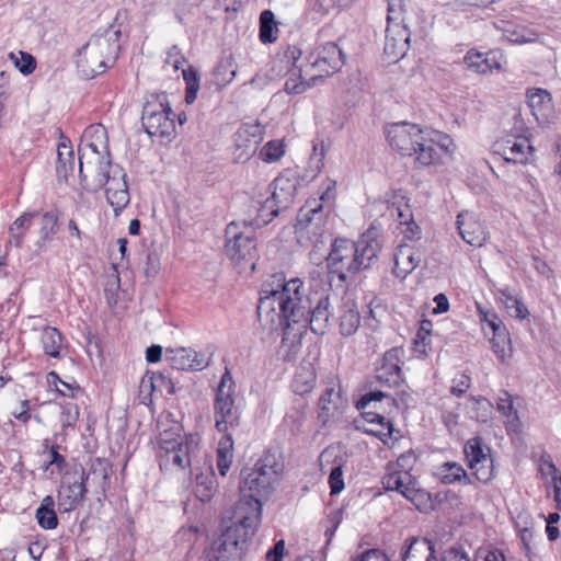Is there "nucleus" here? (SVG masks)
<instances>
[{"label":"nucleus","instance_id":"1","mask_svg":"<svg viewBox=\"0 0 561 561\" xmlns=\"http://www.w3.org/2000/svg\"><path fill=\"white\" fill-rule=\"evenodd\" d=\"M257 317L268 332L288 330L291 324L306 329L309 324L316 334H324L330 323L329 297H320L311 308L304 282L298 277L287 279L283 273L272 275L260 290Z\"/></svg>","mask_w":561,"mask_h":561},{"label":"nucleus","instance_id":"2","mask_svg":"<svg viewBox=\"0 0 561 561\" xmlns=\"http://www.w3.org/2000/svg\"><path fill=\"white\" fill-rule=\"evenodd\" d=\"M121 31L110 27L102 34L92 35L78 50L76 65L87 78L103 73L117 59L121 49Z\"/></svg>","mask_w":561,"mask_h":561},{"label":"nucleus","instance_id":"3","mask_svg":"<svg viewBox=\"0 0 561 561\" xmlns=\"http://www.w3.org/2000/svg\"><path fill=\"white\" fill-rule=\"evenodd\" d=\"M457 146L454 139L446 133L424 127V130L416 141L415 152H411L416 167H432L451 160Z\"/></svg>","mask_w":561,"mask_h":561},{"label":"nucleus","instance_id":"4","mask_svg":"<svg viewBox=\"0 0 561 561\" xmlns=\"http://www.w3.org/2000/svg\"><path fill=\"white\" fill-rule=\"evenodd\" d=\"M386 1L387 27L383 54L389 62H397L405 56L409 49L410 32L404 23L405 8L403 0Z\"/></svg>","mask_w":561,"mask_h":561},{"label":"nucleus","instance_id":"5","mask_svg":"<svg viewBox=\"0 0 561 561\" xmlns=\"http://www.w3.org/2000/svg\"><path fill=\"white\" fill-rule=\"evenodd\" d=\"M296 236L301 245H312L316 249H319L329 237L327 214L323 205L316 198L307 201L300 208L296 224Z\"/></svg>","mask_w":561,"mask_h":561},{"label":"nucleus","instance_id":"6","mask_svg":"<svg viewBox=\"0 0 561 561\" xmlns=\"http://www.w3.org/2000/svg\"><path fill=\"white\" fill-rule=\"evenodd\" d=\"M171 114L172 108L164 94L151 95L145 103L141 115L146 133L161 141H171L176 133Z\"/></svg>","mask_w":561,"mask_h":561},{"label":"nucleus","instance_id":"7","mask_svg":"<svg viewBox=\"0 0 561 561\" xmlns=\"http://www.w3.org/2000/svg\"><path fill=\"white\" fill-rule=\"evenodd\" d=\"M193 440L183 442L180 435V427L173 426L170 430L160 432L158 436V459L160 468L164 470H184L191 466V451Z\"/></svg>","mask_w":561,"mask_h":561},{"label":"nucleus","instance_id":"8","mask_svg":"<svg viewBox=\"0 0 561 561\" xmlns=\"http://www.w3.org/2000/svg\"><path fill=\"white\" fill-rule=\"evenodd\" d=\"M225 253L234 265L249 264L254 270L257 244L252 230L247 225L232 221L225 230Z\"/></svg>","mask_w":561,"mask_h":561},{"label":"nucleus","instance_id":"9","mask_svg":"<svg viewBox=\"0 0 561 561\" xmlns=\"http://www.w3.org/2000/svg\"><path fill=\"white\" fill-rule=\"evenodd\" d=\"M96 178L98 184L105 187L107 203L112 206L115 216H118L130 202L126 173L119 165L106 160L98 164Z\"/></svg>","mask_w":561,"mask_h":561},{"label":"nucleus","instance_id":"10","mask_svg":"<svg viewBox=\"0 0 561 561\" xmlns=\"http://www.w3.org/2000/svg\"><path fill=\"white\" fill-rule=\"evenodd\" d=\"M282 471L283 465L277 461L275 455L270 451L264 453L254 468L243 478L240 490L242 493L249 491L255 496L266 494L277 483Z\"/></svg>","mask_w":561,"mask_h":561},{"label":"nucleus","instance_id":"11","mask_svg":"<svg viewBox=\"0 0 561 561\" xmlns=\"http://www.w3.org/2000/svg\"><path fill=\"white\" fill-rule=\"evenodd\" d=\"M239 411L234 404V381L228 369L222 374L214 400L215 426L219 432L239 423Z\"/></svg>","mask_w":561,"mask_h":561},{"label":"nucleus","instance_id":"12","mask_svg":"<svg viewBox=\"0 0 561 561\" xmlns=\"http://www.w3.org/2000/svg\"><path fill=\"white\" fill-rule=\"evenodd\" d=\"M325 261L329 272L336 274L341 280H345L351 274L358 273L355 242L350 239L336 238L331 243Z\"/></svg>","mask_w":561,"mask_h":561},{"label":"nucleus","instance_id":"13","mask_svg":"<svg viewBox=\"0 0 561 561\" xmlns=\"http://www.w3.org/2000/svg\"><path fill=\"white\" fill-rule=\"evenodd\" d=\"M468 553L460 547H450L442 556L436 554L435 543L427 538L413 537L405 541L402 561H456Z\"/></svg>","mask_w":561,"mask_h":561},{"label":"nucleus","instance_id":"14","mask_svg":"<svg viewBox=\"0 0 561 561\" xmlns=\"http://www.w3.org/2000/svg\"><path fill=\"white\" fill-rule=\"evenodd\" d=\"M344 62L343 51L333 42L318 45L306 57L307 67L317 78L333 75L343 67Z\"/></svg>","mask_w":561,"mask_h":561},{"label":"nucleus","instance_id":"15","mask_svg":"<svg viewBox=\"0 0 561 561\" xmlns=\"http://www.w3.org/2000/svg\"><path fill=\"white\" fill-rule=\"evenodd\" d=\"M285 57L291 62L284 90L288 94H301L306 92L318 79L306 64H299L301 50L297 46H288Z\"/></svg>","mask_w":561,"mask_h":561},{"label":"nucleus","instance_id":"16","mask_svg":"<svg viewBox=\"0 0 561 561\" xmlns=\"http://www.w3.org/2000/svg\"><path fill=\"white\" fill-rule=\"evenodd\" d=\"M424 127L409 122L393 123L386 127V138L390 147L403 157L415 152V145Z\"/></svg>","mask_w":561,"mask_h":561},{"label":"nucleus","instance_id":"17","mask_svg":"<svg viewBox=\"0 0 561 561\" xmlns=\"http://www.w3.org/2000/svg\"><path fill=\"white\" fill-rule=\"evenodd\" d=\"M263 127L260 124H243L234 134L233 159L236 162L249 161L263 140Z\"/></svg>","mask_w":561,"mask_h":561},{"label":"nucleus","instance_id":"18","mask_svg":"<svg viewBox=\"0 0 561 561\" xmlns=\"http://www.w3.org/2000/svg\"><path fill=\"white\" fill-rule=\"evenodd\" d=\"M493 152L506 162L526 164L534 157V147L525 136H507L493 145Z\"/></svg>","mask_w":561,"mask_h":561},{"label":"nucleus","instance_id":"19","mask_svg":"<svg viewBox=\"0 0 561 561\" xmlns=\"http://www.w3.org/2000/svg\"><path fill=\"white\" fill-rule=\"evenodd\" d=\"M236 517L238 523L232 526L241 528V531H247L248 535L253 536L262 517V503L254 494L243 493L242 497L237 503Z\"/></svg>","mask_w":561,"mask_h":561},{"label":"nucleus","instance_id":"20","mask_svg":"<svg viewBox=\"0 0 561 561\" xmlns=\"http://www.w3.org/2000/svg\"><path fill=\"white\" fill-rule=\"evenodd\" d=\"M297 176L293 171L286 170L279 174L272 183V199L266 201V204L271 203L268 208L271 215L277 216L279 207H287L294 199L297 192Z\"/></svg>","mask_w":561,"mask_h":561},{"label":"nucleus","instance_id":"21","mask_svg":"<svg viewBox=\"0 0 561 561\" xmlns=\"http://www.w3.org/2000/svg\"><path fill=\"white\" fill-rule=\"evenodd\" d=\"M232 525L226 529L219 539L217 559L219 561H240L248 540L252 537Z\"/></svg>","mask_w":561,"mask_h":561},{"label":"nucleus","instance_id":"22","mask_svg":"<svg viewBox=\"0 0 561 561\" xmlns=\"http://www.w3.org/2000/svg\"><path fill=\"white\" fill-rule=\"evenodd\" d=\"M404 350L392 347L383 354L381 365L376 369V378L388 387L399 386L403 381L401 365Z\"/></svg>","mask_w":561,"mask_h":561},{"label":"nucleus","instance_id":"23","mask_svg":"<svg viewBox=\"0 0 561 561\" xmlns=\"http://www.w3.org/2000/svg\"><path fill=\"white\" fill-rule=\"evenodd\" d=\"M165 360L178 370H202L208 366L204 355L191 347L168 348Z\"/></svg>","mask_w":561,"mask_h":561},{"label":"nucleus","instance_id":"24","mask_svg":"<svg viewBox=\"0 0 561 561\" xmlns=\"http://www.w3.org/2000/svg\"><path fill=\"white\" fill-rule=\"evenodd\" d=\"M457 228L465 242L473 247H482L486 241V231L478 216L471 211H461L457 216Z\"/></svg>","mask_w":561,"mask_h":561},{"label":"nucleus","instance_id":"25","mask_svg":"<svg viewBox=\"0 0 561 561\" xmlns=\"http://www.w3.org/2000/svg\"><path fill=\"white\" fill-rule=\"evenodd\" d=\"M392 274L400 280L407 278L421 262L420 252L407 243L398 245L393 254Z\"/></svg>","mask_w":561,"mask_h":561},{"label":"nucleus","instance_id":"26","mask_svg":"<svg viewBox=\"0 0 561 561\" xmlns=\"http://www.w3.org/2000/svg\"><path fill=\"white\" fill-rule=\"evenodd\" d=\"M340 333L344 336L355 334L360 325V314L356 301L351 297H343L337 311Z\"/></svg>","mask_w":561,"mask_h":561},{"label":"nucleus","instance_id":"27","mask_svg":"<svg viewBox=\"0 0 561 561\" xmlns=\"http://www.w3.org/2000/svg\"><path fill=\"white\" fill-rule=\"evenodd\" d=\"M501 57L493 51H489L486 54L479 53L474 49H470L463 57V62L467 69L479 73L486 75L491 73L493 70L501 71L503 69Z\"/></svg>","mask_w":561,"mask_h":561},{"label":"nucleus","instance_id":"28","mask_svg":"<svg viewBox=\"0 0 561 561\" xmlns=\"http://www.w3.org/2000/svg\"><path fill=\"white\" fill-rule=\"evenodd\" d=\"M347 405V400L342 394L341 386L332 381L319 399L321 417L334 416Z\"/></svg>","mask_w":561,"mask_h":561},{"label":"nucleus","instance_id":"29","mask_svg":"<svg viewBox=\"0 0 561 561\" xmlns=\"http://www.w3.org/2000/svg\"><path fill=\"white\" fill-rule=\"evenodd\" d=\"M82 141L92 151L98 164L100 161H106L102 153H107V131L102 124L88 126L82 135Z\"/></svg>","mask_w":561,"mask_h":561},{"label":"nucleus","instance_id":"30","mask_svg":"<svg viewBox=\"0 0 561 561\" xmlns=\"http://www.w3.org/2000/svg\"><path fill=\"white\" fill-rule=\"evenodd\" d=\"M355 247L358 272L367 268L381 251V243L370 231L364 233Z\"/></svg>","mask_w":561,"mask_h":561},{"label":"nucleus","instance_id":"31","mask_svg":"<svg viewBox=\"0 0 561 561\" xmlns=\"http://www.w3.org/2000/svg\"><path fill=\"white\" fill-rule=\"evenodd\" d=\"M495 27L508 42L514 44L535 43L539 38L537 31L511 21L501 20L495 23Z\"/></svg>","mask_w":561,"mask_h":561},{"label":"nucleus","instance_id":"32","mask_svg":"<svg viewBox=\"0 0 561 561\" xmlns=\"http://www.w3.org/2000/svg\"><path fill=\"white\" fill-rule=\"evenodd\" d=\"M75 151L71 141L62 134L57 146L56 173L59 181L67 182L75 170Z\"/></svg>","mask_w":561,"mask_h":561},{"label":"nucleus","instance_id":"33","mask_svg":"<svg viewBox=\"0 0 561 561\" xmlns=\"http://www.w3.org/2000/svg\"><path fill=\"white\" fill-rule=\"evenodd\" d=\"M528 105L538 122H548L552 114V98L545 89L527 91Z\"/></svg>","mask_w":561,"mask_h":561},{"label":"nucleus","instance_id":"34","mask_svg":"<svg viewBox=\"0 0 561 561\" xmlns=\"http://www.w3.org/2000/svg\"><path fill=\"white\" fill-rule=\"evenodd\" d=\"M316 381L317 375L312 363L304 360L295 371L291 389L295 393L304 396L312 391Z\"/></svg>","mask_w":561,"mask_h":561},{"label":"nucleus","instance_id":"35","mask_svg":"<svg viewBox=\"0 0 561 561\" xmlns=\"http://www.w3.org/2000/svg\"><path fill=\"white\" fill-rule=\"evenodd\" d=\"M365 420L367 423L376 426L367 432L378 437L383 444L387 445L390 440H397L399 438V432L394 428L392 422L383 415L367 412L365 414Z\"/></svg>","mask_w":561,"mask_h":561},{"label":"nucleus","instance_id":"36","mask_svg":"<svg viewBox=\"0 0 561 561\" xmlns=\"http://www.w3.org/2000/svg\"><path fill=\"white\" fill-rule=\"evenodd\" d=\"M41 344L44 353L53 358L61 359L66 356L64 336L54 327H45L41 333Z\"/></svg>","mask_w":561,"mask_h":561},{"label":"nucleus","instance_id":"37","mask_svg":"<svg viewBox=\"0 0 561 561\" xmlns=\"http://www.w3.org/2000/svg\"><path fill=\"white\" fill-rule=\"evenodd\" d=\"M382 485L387 491H397L405 497L408 490L416 484L415 478L405 471H389L382 477Z\"/></svg>","mask_w":561,"mask_h":561},{"label":"nucleus","instance_id":"38","mask_svg":"<svg viewBox=\"0 0 561 561\" xmlns=\"http://www.w3.org/2000/svg\"><path fill=\"white\" fill-rule=\"evenodd\" d=\"M496 408L497 411L506 419L507 431L518 432L522 423L512 394L507 391H503L497 398Z\"/></svg>","mask_w":561,"mask_h":561},{"label":"nucleus","instance_id":"39","mask_svg":"<svg viewBox=\"0 0 561 561\" xmlns=\"http://www.w3.org/2000/svg\"><path fill=\"white\" fill-rule=\"evenodd\" d=\"M87 492L83 477L81 481H76L61 488L58 494V501L65 511H71L76 508L84 499Z\"/></svg>","mask_w":561,"mask_h":561},{"label":"nucleus","instance_id":"40","mask_svg":"<svg viewBox=\"0 0 561 561\" xmlns=\"http://www.w3.org/2000/svg\"><path fill=\"white\" fill-rule=\"evenodd\" d=\"M233 460V439L231 435L225 434L218 443L216 465L220 476L225 477Z\"/></svg>","mask_w":561,"mask_h":561},{"label":"nucleus","instance_id":"41","mask_svg":"<svg viewBox=\"0 0 561 561\" xmlns=\"http://www.w3.org/2000/svg\"><path fill=\"white\" fill-rule=\"evenodd\" d=\"M55 501L51 495H46L36 510L35 517L38 525L44 529H55L58 526V518L54 511Z\"/></svg>","mask_w":561,"mask_h":561},{"label":"nucleus","instance_id":"42","mask_svg":"<svg viewBox=\"0 0 561 561\" xmlns=\"http://www.w3.org/2000/svg\"><path fill=\"white\" fill-rule=\"evenodd\" d=\"M36 215V213H24L13 221V224L9 228L10 245H13L15 248H20L22 245L23 238L32 225V219Z\"/></svg>","mask_w":561,"mask_h":561},{"label":"nucleus","instance_id":"43","mask_svg":"<svg viewBox=\"0 0 561 561\" xmlns=\"http://www.w3.org/2000/svg\"><path fill=\"white\" fill-rule=\"evenodd\" d=\"M375 204L381 207L386 206L387 209L390 210L392 217L396 215L399 221L398 227H401V221L413 220L409 207L405 206L402 208V194L400 192L391 193L385 202L379 201Z\"/></svg>","mask_w":561,"mask_h":561},{"label":"nucleus","instance_id":"44","mask_svg":"<svg viewBox=\"0 0 561 561\" xmlns=\"http://www.w3.org/2000/svg\"><path fill=\"white\" fill-rule=\"evenodd\" d=\"M260 41L264 44L274 43L278 38V27L275 15L271 10H264L260 14Z\"/></svg>","mask_w":561,"mask_h":561},{"label":"nucleus","instance_id":"45","mask_svg":"<svg viewBox=\"0 0 561 561\" xmlns=\"http://www.w3.org/2000/svg\"><path fill=\"white\" fill-rule=\"evenodd\" d=\"M465 455L468 463H478L480 459H492L491 450L483 444L481 437H473L466 443Z\"/></svg>","mask_w":561,"mask_h":561},{"label":"nucleus","instance_id":"46","mask_svg":"<svg viewBox=\"0 0 561 561\" xmlns=\"http://www.w3.org/2000/svg\"><path fill=\"white\" fill-rule=\"evenodd\" d=\"M160 373H147L139 382V398L142 403L151 402L152 394L159 392L158 382H161Z\"/></svg>","mask_w":561,"mask_h":561},{"label":"nucleus","instance_id":"47","mask_svg":"<svg viewBox=\"0 0 561 561\" xmlns=\"http://www.w3.org/2000/svg\"><path fill=\"white\" fill-rule=\"evenodd\" d=\"M285 148L282 139L270 140L259 151V158L265 163L277 162L284 157Z\"/></svg>","mask_w":561,"mask_h":561},{"label":"nucleus","instance_id":"48","mask_svg":"<svg viewBox=\"0 0 561 561\" xmlns=\"http://www.w3.org/2000/svg\"><path fill=\"white\" fill-rule=\"evenodd\" d=\"M500 293L502 296V302L512 317L523 320L528 316V310L525 305L520 299L512 295L508 288L502 289Z\"/></svg>","mask_w":561,"mask_h":561},{"label":"nucleus","instance_id":"49","mask_svg":"<svg viewBox=\"0 0 561 561\" xmlns=\"http://www.w3.org/2000/svg\"><path fill=\"white\" fill-rule=\"evenodd\" d=\"M440 476L443 483L451 484L457 481H463L465 484L470 483V479L466 470L456 462H446L442 466Z\"/></svg>","mask_w":561,"mask_h":561},{"label":"nucleus","instance_id":"50","mask_svg":"<svg viewBox=\"0 0 561 561\" xmlns=\"http://www.w3.org/2000/svg\"><path fill=\"white\" fill-rule=\"evenodd\" d=\"M217 490V482L214 476H197L195 494L202 502H208L213 499Z\"/></svg>","mask_w":561,"mask_h":561},{"label":"nucleus","instance_id":"51","mask_svg":"<svg viewBox=\"0 0 561 561\" xmlns=\"http://www.w3.org/2000/svg\"><path fill=\"white\" fill-rule=\"evenodd\" d=\"M237 70L232 59L221 61L214 71V81L216 85L224 88L228 85L236 77Z\"/></svg>","mask_w":561,"mask_h":561},{"label":"nucleus","instance_id":"52","mask_svg":"<svg viewBox=\"0 0 561 561\" xmlns=\"http://www.w3.org/2000/svg\"><path fill=\"white\" fill-rule=\"evenodd\" d=\"M9 59L12 61L14 67L25 76L31 75L36 68L35 58L31 54L22 50L16 53L11 51L9 54Z\"/></svg>","mask_w":561,"mask_h":561},{"label":"nucleus","instance_id":"53","mask_svg":"<svg viewBox=\"0 0 561 561\" xmlns=\"http://www.w3.org/2000/svg\"><path fill=\"white\" fill-rule=\"evenodd\" d=\"M405 499L412 502L420 512H427L433 507L430 493L413 485L411 490H408Z\"/></svg>","mask_w":561,"mask_h":561},{"label":"nucleus","instance_id":"54","mask_svg":"<svg viewBox=\"0 0 561 561\" xmlns=\"http://www.w3.org/2000/svg\"><path fill=\"white\" fill-rule=\"evenodd\" d=\"M183 79L186 83L185 101L187 104H192L196 100L199 89L198 73L193 67H190L183 70Z\"/></svg>","mask_w":561,"mask_h":561},{"label":"nucleus","instance_id":"55","mask_svg":"<svg viewBox=\"0 0 561 561\" xmlns=\"http://www.w3.org/2000/svg\"><path fill=\"white\" fill-rule=\"evenodd\" d=\"M476 479L482 483L489 482L494 476L493 459H480L478 463L469 462Z\"/></svg>","mask_w":561,"mask_h":561},{"label":"nucleus","instance_id":"56","mask_svg":"<svg viewBox=\"0 0 561 561\" xmlns=\"http://www.w3.org/2000/svg\"><path fill=\"white\" fill-rule=\"evenodd\" d=\"M306 419V407L302 403L293 405L285 414L284 423L291 432H297Z\"/></svg>","mask_w":561,"mask_h":561},{"label":"nucleus","instance_id":"57","mask_svg":"<svg viewBox=\"0 0 561 561\" xmlns=\"http://www.w3.org/2000/svg\"><path fill=\"white\" fill-rule=\"evenodd\" d=\"M58 216L54 211H47L41 218V240L46 242L53 239L57 232Z\"/></svg>","mask_w":561,"mask_h":561},{"label":"nucleus","instance_id":"58","mask_svg":"<svg viewBox=\"0 0 561 561\" xmlns=\"http://www.w3.org/2000/svg\"><path fill=\"white\" fill-rule=\"evenodd\" d=\"M492 350L496 357L504 362L506 356V348L510 344L508 334L505 328L501 329V331L493 332V337L491 340Z\"/></svg>","mask_w":561,"mask_h":561},{"label":"nucleus","instance_id":"59","mask_svg":"<svg viewBox=\"0 0 561 561\" xmlns=\"http://www.w3.org/2000/svg\"><path fill=\"white\" fill-rule=\"evenodd\" d=\"M416 462V456L412 450H408L401 454L396 462H391L387 466V470L389 471H405L411 473L414 465Z\"/></svg>","mask_w":561,"mask_h":561},{"label":"nucleus","instance_id":"60","mask_svg":"<svg viewBox=\"0 0 561 561\" xmlns=\"http://www.w3.org/2000/svg\"><path fill=\"white\" fill-rule=\"evenodd\" d=\"M79 419V407L75 403H66L61 408L60 424L62 430L73 427Z\"/></svg>","mask_w":561,"mask_h":561},{"label":"nucleus","instance_id":"61","mask_svg":"<svg viewBox=\"0 0 561 561\" xmlns=\"http://www.w3.org/2000/svg\"><path fill=\"white\" fill-rule=\"evenodd\" d=\"M11 415L23 424H27L32 419L31 401L27 399L20 400L11 411Z\"/></svg>","mask_w":561,"mask_h":561},{"label":"nucleus","instance_id":"62","mask_svg":"<svg viewBox=\"0 0 561 561\" xmlns=\"http://www.w3.org/2000/svg\"><path fill=\"white\" fill-rule=\"evenodd\" d=\"M59 448L60 447L57 444L50 446L49 460L44 467L45 470H49L50 467H55L57 472H61L67 467L65 457L61 454H59Z\"/></svg>","mask_w":561,"mask_h":561},{"label":"nucleus","instance_id":"63","mask_svg":"<svg viewBox=\"0 0 561 561\" xmlns=\"http://www.w3.org/2000/svg\"><path fill=\"white\" fill-rule=\"evenodd\" d=\"M331 494H337L344 489L343 470L341 465L332 467L329 474Z\"/></svg>","mask_w":561,"mask_h":561},{"label":"nucleus","instance_id":"64","mask_svg":"<svg viewBox=\"0 0 561 561\" xmlns=\"http://www.w3.org/2000/svg\"><path fill=\"white\" fill-rule=\"evenodd\" d=\"M471 386V378L463 374H457L453 379V385L450 388V392L456 396H462Z\"/></svg>","mask_w":561,"mask_h":561}]
</instances>
